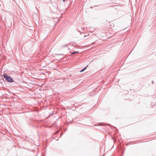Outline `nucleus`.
Instances as JSON below:
<instances>
[{
	"label": "nucleus",
	"instance_id": "obj_4",
	"mask_svg": "<svg viewBox=\"0 0 156 156\" xmlns=\"http://www.w3.org/2000/svg\"><path fill=\"white\" fill-rule=\"evenodd\" d=\"M66 0H63V1L64 2L66 1Z\"/></svg>",
	"mask_w": 156,
	"mask_h": 156
},
{
	"label": "nucleus",
	"instance_id": "obj_1",
	"mask_svg": "<svg viewBox=\"0 0 156 156\" xmlns=\"http://www.w3.org/2000/svg\"><path fill=\"white\" fill-rule=\"evenodd\" d=\"M3 76L8 82L10 83H12L13 82L11 76L7 75L6 74H4Z\"/></svg>",
	"mask_w": 156,
	"mask_h": 156
},
{
	"label": "nucleus",
	"instance_id": "obj_2",
	"mask_svg": "<svg viewBox=\"0 0 156 156\" xmlns=\"http://www.w3.org/2000/svg\"><path fill=\"white\" fill-rule=\"evenodd\" d=\"M73 54H78L79 53V51H76L74 52H73L71 53Z\"/></svg>",
	"mask_w": 156,
	"mask_h": 156
},
{
	"label": "nucleus",
	"instance_id": "obj_3",
	"mask_svg": "<svg viewBox=\"0 0 156 156\" xmlns=\"http://www.w3.org/2000/svg\"><path fill=\"white\" fill-rule=\"evenodd\" d=\"M87 66H87L86 67H85V68H84L83 69L81 70H80V72H82L83 71L86 69V68L87 67Z\"/></svg>",
	"mask_w": 156,
	"mask_h": 156
}]
</instances>
